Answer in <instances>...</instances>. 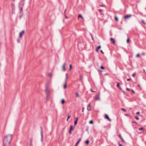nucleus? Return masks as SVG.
Wrapping results in <instances>:
<instances>
[{"mask_svg": "<svg viewBox=\"0 0 146 146\" xmlns=\"http://www.w3.org/2000/svg\"><path fill=\"white\" fill-rule=\"evenodd\" d=\"M12 137V135L11 134L7 135L4 137L3 140L4 146H7L9 144Z\"/></svg>", "mask_w": 146, "mask_h": 146, "instance_id": "obj_1", "label": "nucleus"}, {"mask_svg": "<svg viewBox=\"0 0 146 146\" xmlns=\"http://www.w3.org/2000/svg\"><path fill=\"white\" fill-rule=\"evenodd\" d=\"M49 89L48 87H45V91L46 92V94L47 97H48L49 96Z\"/></svg>", "mask_w": 146, "mask_h": 146, "instance_id": "obj_2", "label": "nucleus"}, {"mask_svg": "<svg viewBox=\"0 0 146 146\" xmlns=\"http://www.w3.org/2000/svg\"><path fill=\"white\" fill-rule=\"evenodd\" d=\"M25 33V31L24 30H23L21 32L19 33V37L20 38H22L23 35Z\"/></svg>", "mask_w": 146, "mask_h": 146, "instance_id": "obj_3", "label": "nucleus"}, {"mask_svg": "<svg viewBox=\"0 0 146 146\" xmlns=\"http://www.w3.org/2000/svg\"><path fill=\"white\" fill-rule=\"evenodd\" d=\"M94 99L96 100H100V96L98 94H97L95 96L94 98Z\"/></svg>", "mask_w": 146, "mask_h": 146, "instance_id": "obj_4", "label": "nucleus"}, {"mask_svg": "<svg viewBox=\"0 0 146 146\" xmlns=\"http://www.w3.org/2000/svg\"><path fill=\"white\" fill-rule=\"evenodd\" d=\"M87 109L88 111H90L91 110L90 104H88L87 106Z\"/></svg>", "mask_w": 146, "mask_h": 146, "instance_id": "obj_5", "label": "nucleus"}, {"mask_svg": "<svg viewBox=\"0 0 146 146\" xmlns=\"http://www.w3.org/2000/svg\"><path fill=\"white\" fill-rule=\"evenodd\" d=\"M105 118L107 119L110 121H111V119L109 118L108 115L107 114L105 115Z\"/></svg>", "mask_w": 146, "mask_h": 146, "instance_id": "obj_6", "label": "nucleus"}, {"mask_svg": "<svg viewBox=\"0 0 146 146\" xmlns=\"http://www.w3.org/2000/svg\"><path fill=\"white\" fill-rule=\"evenodd\" d=\"M66 64V63H64V64H63V66H62V70L63 71H65L66 70L65 68V66Z\"/></svg>", "mask_w": 146, "mask_h": 146, "instance_id": "obj_7", "label": "nucleus"}, {"mask_svg": "<svg viewBox=\"0 0 146 146\" xmlns=\"http://www.w3.org/2000/svg\"><path fill=\"white\" fill-rule=\"evenodd\" d=\"M20 14L19 17L21 19L23 15V10H20Z\"/></svg>", "mask_w": 146, "mask_h": 146, "instance_id": "obj_8", "label": "nucleus"}, {"mask_svg": "<svg viewBox=\"0 0 146 146\" xmlns=\"http://www.w3.org/2000/svg\"><path fill=\"white\" fill-rule=\"evenodd\" d=\"M41 141H42L43 140V134H42V129L41 128Z\"/></svg>", "mask_w": 146, "mask_h": 146, "instance_id": "obj_9", "label": "nucleus"}, {"mask_svg": "<svg viewBox=\"0 0 146 146\" xmlns=\"http://www.w3.org/2000/svg\"><path fill=\"white\" fill-rule=\"evenodd\" d=\"M131 17V15L130 14L124 16V18L125 19H127L128 18L130 17Z\"/></svg>", "mask_w": 146, "mask_h": 146, "instance_id": "obj_10", "label": "nucleus"}, {"mask_svg": "<svg viewBox=\"0 0 146 146\" xmlns=\"http://www.w3.org/2000/svg\"><path fill=\"white\" fill-rule=\"evenodd\" d=\"M111 41L113 43V44H115V41L114 39L112 38H111L110 39Z\"/></svg>", "mask_w": 146, "mask_h": 146, "instance_id": "obj_11", "label": "nucleus"}, {"mask_svg": "<svg viewBox=\"0 0 146 146\" xmlns=\"http://www.w3.org/2000/svg\"><path fill=\"white\" fill-rule=\"evenodd\" d=\"M80 141H81V138H80L78 139V141L77 142V143L75 145H76H76L77 146L78 144V143H79V142Z\"/></svg>", "mask_w": 146, "mask_h": 146, "instance_id": "obj_12", "label": "nucleus"}, {"mask_svg": "<svg viewBox=\"0 0 146 146\" xmlns=\"http://www.w3.org/2000/svg\"><path fill=\"white\" fill-rule=\"evenodd\" d=\"M68 78V75L67 74H66V78H65V82L66 83L67 82V78Z\"/></svg>", "mask_w": 146, "mask_h": 146, "instance_id": "obj_13", "label": "nucleus"}, {"mask_svg": "<svg viewBox=\"0 0 146 146\" xmlns=\"http://www.w3.org/2000/svg\"><path fill=\"white\" fill-rule=\"evenodd\" d=\"M15 1H13V2H12L11 3V5L12 6V8H14V6H15Z\"/></svg>", "mask_w": 146, "mask_h": 146, "instance_id": "obj_14", "label": "nucleus"}, {"mask_svg": "<svg viewBox=\"0 0 146 146\" xmlns=\"http://www.w3.org/2000/svg\"><path fill=\"white\" fill-rule=\"evenodd\" d=\"M74 129V128H73V126L72 125H71L70 128V131H72Z\"/></svg>", "mask_w": 146, "mask_h": 146, "instance_id": "obj_15", "label": "nucleus"}, {"mask_svg": "<svg viewBox=\"0 0 146 146\" xmlns=\"http://www.w3.org/2000/svg\"><path fill=\"white\" fill-rule=\"evenodd\" d=\"M101 47V46H98L96 49V52H98V50Z\"/></svg>", "mask_w": 146, "mask_h": 146, "instance_id": "obj_16", "label": "nucleus"}, {"mask_svg": "<svg viewBox=\"0 0 146 146\" xmlns=\"http://www.w3.org/2000/svg\"><path fill=\"white\" fill-rule=\"evenodd\" d=\"M48 76H49L50 77V78H52V73H49L48 74Z\"/></svg>", "mask_w": 146, "mask_h": 146, "instance_id": "obj_17", "label": "nucleus"}, {"mask_svg": "<svg viewBox=\"0 0 146 146\" xmlns=\"http://www.w3.org/2000/svg\"><path fill=\"white\" fill-rule=\"evenodd\" d=\"M119 138H120V139L122 140V141H123L124 142V140H123V138L121 136V135H119Z\"/></svg>", "mask_w": 146, "mask_h": 146, "instance_id": "obj_18", "label": "nucleus"}, {"mask_svg": "<svg viewBox=\"0 0 146 146\" xmlns=\"http://www.w3.org/2000/svg\"><path fill=\"white\" fill-rule=\"evenodd\" d=\"M76 96L77 97H79L80 96L78 93L77 92H76Z\"/></svg>", "mask_w": 146, "mask_h": 146, "instance_id": "obj_19", "label": "nucleus"}, {"mask_svg": "<svg viewBox=\"0 0 146 146\" xmlns=\"http://www.w3.org/2000/svg\"><path fill=\"white\" fill-rule=\"evenodd\" d=\"M64 102H65V100H64V99H63L62 100L61 103H62V104H63L64 103Z\"/></svg>", "mask_w": 146, "mask_h": 146, "instance_id": "obj_20", "label": "nucleus"}, {"mask_svg": "<svg viewBox=\"0 0 146 146\" xmlns=\"http://www.w3.org/2000/svg\"><path fill=\"white\" fill-rule=\"evenodd\" d=\"M117 88H119L120 89V86H119V83H117Z\"/></svg>", "mask_w": 146, "mask_h": 146, "instance_id": "obj_21", "label": "nucleus"}, {"mask_svg": "<svg viewBox=\"0 0 146 146\" xmlns=\"http://www.w3.org/2000/svg\"><path fill=\"white\" fill-rule=\"evenodd\" d=\"M85 143L87 144V145H88L89 143V141L88 140H87L85 142Z\"/></svg>", "mask_w": 146, "mask_h": 146, "instance_id": "obj_22", "label": "nucleus"}, {"mask_svg": "<svg viewBox=\"0 0 146 146\" xmlns=\"http://www.w3.org/2000/svg\"><path fill=\"white\" fill-rule=\"evenodd\" d=\"M80 80H82V75H81V74H80Z\"/></svg>", "mask_w": 146, "mask_h": 146, "instance_id": "obj_23", "label": "nucleus"}, {"mask_svg": "<svg viewBox=\"0 0 146 146\" xmlns=\"http://www.w3.org/2000/svg\"><path fill=\"white\" fill-rule=\"evenodd\" d=\"M66 82H65V84L64 85V88H65L67 86H66Z\"/></svg>", "mask_w": 146, "mask_h": 146, "instance_id": "obj_24", "label": "nucleus"}, {"mask_svg": "<svg viewBox=\"0 0 146 146\" xmlns=\"http://www.w3.org/2000/svg\"><path fill=\"white\" fill-rule=\"evenodd\" d=\"M78 121L77 120H76L74 121V125L75 126L76 124H77Z\"/></svg>", "mask_w": 146, "mask_h": 146, "instance_id": "obj_25", "label": "nucleus"}, {"mask_svg": "<svg viewBox=\"0 0 146 146\" xmlns=\"http://www.w3.org/2000/svg\"><path fill=\"white\" fill-rule=\"evenodd\" d=\"M72 68V65L71 64L70 65V69H69V70H70L71 68Z\"/></svg>", "mask_w": 146, "mask_h": 146, "instance_id": "obj_26", "label": "nucleus"}, {"mask_svg": "<svg viewBox=\"0 0 146 146\" xmlns=\"http://www.w3.org/2000/svg\"><path fill=\"white\" fill-rule=\"evenodd\" d=\"M143 129V127L139 128V130H142Z\"/></svg>", "mask_w": 146, "mask_h": 146, "instance_id": "obj_27", "label": "nucleus"}, {"mask_svg": "<svg viewBox=\"0 0 146 146\" xmlns=\"http://www.w3.org/2000/svg\"><path fill=\"white\" fill-rule=\"evenodd\" d=\"M121 110H122L124 111H126V110L125 109H124V108H122Z\"/></svg>", "mask_w": 146, "mask_h": 146, "instance_id": "obj_28", "label": "nucleus"}, {"mask_svg": "<svg viewBox=\"0 0 146 146\" xmlns=\"http://www.w3.org/2000/svg\"><path fill=\"white\" fill-rule=\"evenodd\" d=\"M115 19L117 21H118V18L116 16H115Z\"/></svg>", "mask_w": 146, "mask_h": 146, "instance_id": "obj_29", "label": "nucleus"}, {"mask_svg": "<svg viewBox=\"0 0 146 146\" xmlns=\"http://www.w3.org/2000/svg\"><path fill=\"white\" fill-rule=\"evenodd\" d=\"M89 123L90 124H92L93 123V121L92 120H91L90 121Z\"/></svg>", "mask_w": 146, "mask_h": 146, "instance_id": "obj_30", "label": "nucleus"}, {"mask_svg": "<svg viewBox=\"0 0 146 146\" xmlns=\"http://www.w3.org/2000/svg\"><path fill=\"white\" fill-rule=\"evenodd\" d=\"M78 17H81L82 19H83V18L82 17V16L81 15H79V16H78Z\"/></svg>", "mask_w": 146, "mask_h": 146, "instance_id": "obj_31", "label": "nucleus"}, {"mask_svg": "<svg viewBox=\"0 0 146 146\" xmlns=\"http://www.w3.org/2000/svg\"><path fill=\"white\" fill-rule=\"evenodd\" d=\"M129 42V38H127V42Z\"/></svg>", "mask_w": 146, "mask_h": 146, "instance_id": "obj_32", "label": "nucleus"}, {"mask_svg": "<svg viewBox=\"0 0 146 146\" xmlns=\"http://www.w3.org/2000/svg\"><path fill=\"white\" fill-rule=\"evenodd\" d=\"M135 118L137 120H139V118L137 117H135Z\"/></svg>", "mask_w": 146, "mask_h": 146, "instance_id": "obj_33", "label": "nucleus"}, {"mask_svg": "<svg viewBox=\"0 0 146 146\" xmlns=\"http://www.w3.org/2000/svg\"><path fill=\"white\" fill-rule=\"evenodd\" d=\"M70 115H68V118L67 119V121H68V119L70 118Z\"/></svg>", "mask_w": 146, "mask_h": 146, "instance_id": "obj_34", "label": "nucleus"}, {"mask_svg": "<svg viewBox=\"0 0 146 146\" xmlns=\"http://www.w3.org/2000/svg\"><path fill=\"white\" fill-rule=\"evenodd\" d=\"M100 68L103 69H104V67L103 66H101L100 67Z\"/></svg>", "mask_w": 146, "mask_h": 146, "instance_id": "obj_35", "label": "nucleus"}, {"mask_svg": "<svg viewBox=\"0 0 146 146\" xmlns=\"http://www.w3.org/2000/svg\"><path fill=\"white\" fill-rule=\"evenodd\" d=\"M139 56H140V55H139V54H137L136 55V57H139Z\"/></svg>", "mask_w": 146, "mask_h": 146, "instance_id": "obj_36", "label": "nucleus"}, {"mask_svg": "<svg viewBox=\"0 0 146 146\" xmlns=\"http://www.w3.org/2000/svg\"><path fill=\"white\" fill-rule=\"evenodd\" d=\"M135 74H135V73H133V74H132V76H133V77H134V76H135Z\"/></svg>", "mask_w": 146, "mask_h": 146, "instance_id": "obj_37", "label": "nucleus"}, {"mask_svg": "<svg viewBox=\"0 0 146 146\" xmlns=\"http://www.w3.org/2000/svg\"><path fill=\"white\" fill-rule=\"evenodd\" d=\"M90 35H91V37H92V40H94V38H93V37L91 33H90Z\"/></svg>", "mask_w": 146, "mask_h": 146, "instance_id": "obj_38", "label": "nucleus"}, {"mask_svg": "<svg viewBox=\"0 0 146 146\" xmlns=\"http://www.w3.org/2000/svg\"><path fill=\"white\" fill-rule=\"evenodd\" d=\"M84 108H82V112H84Z\"/></svg>", "mask_w": 146, "mask_h": 146, "instance_id": "obj_39", "label": "nucleus"}, {"mask_svg": "<svg viewBox=\"0 0 146 146\" xmlns=\"http://www.w3.org/2000/svg\"><path fill=\"white\" fill-rule=\"evenodd\" d=\"M72 131H70V130H69V133L70 134H72V132H71Z\"/></svg>", "mask_w": 146, "mask_h": 146, "instance_id": "obj_40", "label": "nucleus"}, {"mask_svg": "<svg viewBox=\"0 0 146 146\" xmlns=\"http://www.w3.org/2000/svg\"><path fill=\"white\" fill-rule=\"evenodd\" d=\"M142 55H143V56H144V55H145V53H142Z\"/></svg>", "mask_w": 146, "mask_h": 146, "instance_id": "obj_41", "label": "nucleus"}, {"mask_svg": "<svg viewBox=\"0 0 146 146\" xmlns=\"http://www.w3.org/2000/svg\"><path fill=\"white\" fill-rule=\"evenodd\" d=\"M75 119H76V120H77V121H78V117H76Z\"/></svg>", "mask_w": 146, "mask_h": 146, "instance_id": "obj_42", "label": "nucleus"}, {"mask_svg": "<svg viewBox=\"0 0 146 146\" xmlns=\"http://www.w3.org/2000/svg\"><path fill=\"white\" fill-rule=\"evenodd\" d=\"M140 113V112H137L136 113V114H139Z\"/></svg>", "mask_w": 146, "mask_h": 146, "instance_id": "obj_43", "label": "nucleus"}, {"mask_svg": "<svg viewBox=\"0 0 146 146\" xmlns=\"http://www.w3.org/2000/svg\"><path fill=\"white\" fill-rule=\"evenodd\" d=\"M131 92L133 93H135V92L133 90H131Z\"/></svg>", "mask_w": 146, "mask_h": 146, "instance_id": "obj_44", "label": "nucleus"}, {"mask_svg": "<svg viewBox=\"0 0 146 146\" xmlns=\"http://www.w3.org/2000/svg\"><path fill=\"white\" fill-rule=\"evenodd\" d=\"M130 80H131V79H127V81H130Z\"/></svg>", "mask_w": 146, "mask_h": 146, "instance_id": "obj_45", "label": "nucleus"}, {"mask_svg": "<svg viewBox=\"0 0 146 146\" xmlns=\"http://www.w3.org/2000/svg\"><path fill=\"white\" fill-rule=\"evenodd\" d=\"M101 52L103 54H104V52H103L102 50H101Z\"/></svg>", "mask_w": 146, "mask_h": 146, "instance_id": "obj_46", "label": "nucleus"}, {"mask_svg": "<svg viewBox=\"0 0 146 146\" xmlns=\"http://www.w3.org/2000/svg\"><path fill=\"white\" fill-rule=\"evenodd\" d=\"M119 146H121L122 145V144H120V143L119 144Z\"/></svg>", "mask_w": 146, "mask_h": 146, "instance_id": "obj_47", "label": "nucleus"}, {"mask_svg": "<svg viewBox=\"0 0 146 146\" xmlns=\"http://www.w3.org/2000/svg\"><path fill=\"white\" fill-rule=\"evenodd\" d=\"M127 89L128 90H130L129 89V88H127Z\"/></svg>", "mask_w": 146, "mask_h": 146, "instance_id": "obj_48", "label": "nucleus"}, {"mask_svg": "<svg viewBox=\"0 0 146 146\" xmlns=\"http://www.w3.org/2000/svg\"><path fill=\"white\" fill-rule=\"evenodd\" d=\"M99 11L100 12H101L102 11V10H101V9L99 10Z\"/></svg>", "mask_w": 146, "mask_h": 146, "instance_id": "obj_49", "label": "nucleus"}, {"mask_svg": "<svg viewBox=\"0 0 146 146\" xmlns=\"http://www.w3.org/2000/svg\"><path fill=\"white\" fill-rule=\"evenodd\" d=\"M142 23H145V22H144V21L143 20H142Z\"/></svg>", "mask_w": 146, "mask_h": 146, "instance_id": "obj_50", "label": "nucleus"}, {"mask_svg": "<svg viewBox=\"0 0 146 146\" xmlns=\"http://www.w3.org/2000/svg\"><path fill=\"white\" fill-rule=\"evenodd\" d=\"M65 17L66 19H67L68 18V17H67L65 15Z\"/></svg>", "mask_w": 146, "mask_h": 146, "instance_id": "obj_51", "label": "nucleus"}, {"mask_svg": "<svg viewBox=\"0 0 146 146\" xmlns=\"http://www.w3.org/2000/svg\"><path fill=\"white\" fill-rule=\"evenodd\" d=\"M100 6H102V7L104 6V5H100Z\"/></svg>", "mask_w": 146, "mask_h": 146, "instance_id": "obj_52", "label": "nucleus"}, {"mask_svg": "<svg viewBox=\"0 0 146 146\" xmlns=\"http://www.w3.org/2000/svg\"><path fill=\"white\" fill-rule=\"evenodd\" d=\"M18 42H20L19 40H18Z\"/></svg>", "mask_w": 146, "mask_h": 146, "instance_id": "obj_53", "label": "nucleus"}, {"mask_svg": "<svg viewBox=\"0 0 146 146\" xmlns=\"http://www.w3.org/2000/svg\"><path fill=\"white\" fill-rule=\"evenodd\" d=\"M139 87L140 86V85H137Z\"/></svg>", "mask_w": 146, "mask_h": 146, "instance_id": "obj_54", "label": "nucleus"}, {"mask_svg": "<svg viewBox=\"0 0 146 146\" xmlns=\"http://www.w3.org/2000/svg\"><path fill=\"white\" fill-rule=\"evenodd\" d=\"M91 91L92 92H94V91H93L92 90H91Z\"/></svg>", "mask_w": 146, "mask_h": 146, "instance_id": "obj_55", "label": "nucleus"}, {"mask_svg": "<svg viewBox=\"0 0 146 146\" xmlns=\"http://www.w3.org/2000/svg\"><path fill=\"white\" fill-rule=\"evenodd\" d=\"M132 123H135V122H132Z\"/></svg>", "mask_w": 146, "mask_h": 146, "instance_id": "obj_56", "label": "nucleus"}, {"mask_svg": "<svg viewBox=\"0 0 146 146\" xmlns=\"http://www.w3.org/2000/svg\"><path fill=\"white\" fill-rule=\"evenodd\" d=\"M144 71H145V70L144 69L143 70Z\"/></svg>", "mask_w": 146, "mask_h": 146, "instance_id": "obj_57", "label": "nucleus"}, {"mask_svg": "<svg viewBox=\"0 0 146 146\" xmlns=\"http://www.w3.org/2000/svg\"><path fill=\"white\" fill-rule=\"evenodd\" d=\"M13 1H15V0H13Z\"/></svg>", "mask_w": 146, "mask_h": 146, "instance_id": "obj_58", "label": "nucleus"}, {"mask_svg": "<svg viewBox=\"0 0 146 146\" xmlns=\"http://www.w3.org/2000/svg\"><path fill=\"white\" fill-rule=\"evenodd\" d=\"M65 11H66V10H65V11H64V13H65Z\"/></svg>", "mask_w": 146, "mask_h": 146, "instance_id": "obj_59", "label": "nucleus"}, {"mask_svg": "<svg viewBox=\"0 0 146 146\" xmlns=\"http://www.w3.org/2000/svg\"><path fill=\"white\" fill-rule=\"evenodd\" d=\"M23 1H25V0H23Z\"/></svg>", "mask_w": 146, "mask_h": 146, "instance_id": "obj_60", "label": "nucleus"}]
</instances>
